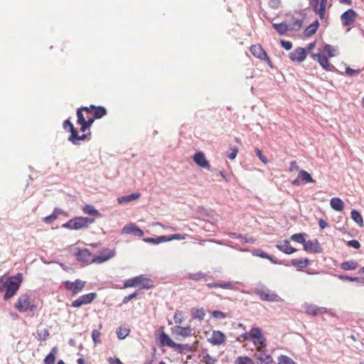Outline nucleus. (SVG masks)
<instances>
[{
    "label": "nucleus",
    "instance_id": "ddd939ff",
    "mask_svg": "<svg viewBox=\"0 0 364 364\" xmlns=\"http://www.w3.org/2000/svg\"><path fill=\"white\" fill-rule=\"evenodd\" d=\"M193 160L198 166H199L200 168H206L208 171L211 170V166H210L208 161L205 158V156L203 152H202V151L196 152L193 156Z\"/></svg>",
    "mask_w": 364,
    "mask_h": 364
},
{
    "label": "nucleus",
    "instance_id": "2f4dec72",
    "mask_svg": "<svg viewBox=\"0 0 364 364\" xmlns=\"http://www.w3.org/2000/svg\"><path fill=\"white\" fill-rule=\"evenodd\" d=\"M141 196L139 193H133L129 195L119 197L117 201L119 204L127 203L132 200H136Z\"/></svg>",
    "mask_w": 364,
    "mask_h": 364
},
{
    "label": "nucleus",
    "instance_id": "79ce46f5",
    "mask_svg": "<svg viewBox=\"0 0 364 364\" xmlns=\"http://www.w3.org/2000/svg\"><path fill=\"white\" fill-rule=\"evenodd\" d=\"M207 277V274L205 273H203L202 272H198L196 273H189L187 276V279L193 280V281H199L202 279H204Z\"/></svg>",
    "mask_w": 364,
    "mask_h": 364
},
{
    "label": "nucleus",
    "instance_id": "c756f323",
    "mask_svg": "<svg viewBox=\"0 0 364 364\" xmlns=\"http://www.w3.org/2000/svg\"><path fill=\"white\" fill-rule=\"evenodd\" d=\"M336 277L342 281L356 282L360 285L364 286V277H355L343 274H336Z\"/></svg>",
    "mask_w": 364,
    "mask_h": 364
},
{
    "label": "nucleus",
    "instance_id": "49530a36",
    "mask_svg": "<svg viewBox=\"0 0 364 364\" xmlns=\"http://www.w3.org/2000/svg\"><path fill=\"white\" fill-rule=\"evenodd\" d=\"M277 364H296L295 362L289 357L285 355H281L278 358Z\"/></svg>",
    "mask_w": 364,
    "mask_h": 364
},
{
    "label": "nucleus",
    "instance_id": "680f3d73",
    "mask_svg": "<svg viewBox=\"0 0 364 364\" xmlns=\"http://www.w3.org/2000/svg\"><path fill=\"white\" fill-rule=\"evenodd\" d=\"M173 319H174V321L175 323H181L183 322V314L182 312L181 311H176L175 312V314H174V316H173Z\"/></svg>",
    "mask_w": 364,
    "mask_h": 364
},
{
    "label": "nucleus",
    "instance_id": "de8ad7c7",
    "mask_svg": "<svg viewBox=\"0 0 364 364\" xmlns=\"http://www.w3.org/2000/svg\"><path fill=\"white\" fill-rule=\"evenodd\" d=\"M38 340L40 341H45L49 336V331L47 328H44L42 331H38Z\"/></svg>",
    "mask_w": 364,
    "mask_h": 364
},
{
    "label": "nucleus",
    "instance_id": "f257e3e1",
    "mask_svg": "<svg viewBox=\"0 0 364 364\" xmlns=\"http://www.w3.org/2000/svg\"><path fill=\"white\" fill-rule=\"evenodd\" d=\"M250 333H252L250 341L257 347L254 358L259 361L261 364H272L274 360L266 349V338L262 333V329L259 327H254L250 330Z\"/></svg>",
    "mask_w": 364,
    "mask_h": 364
},
{
    "label": "nucleus",
    "instance_id": "774afa93",
    "mask_svg": "<svg viewBox=\"0 0 364 364\" xmlns=\"http://www.w3.org/2000/svg\"><path fill=\"white\" fill-rule=\"evenodd\" d=\"M220 287L223 289H235L236 287L231 282L220 283Z\"/></svg>",
    "mask_w": 364,
    "mask_h": 364
},
{
    "label": "nucleus",
    "instance_id": "a19ab883",
    "mask_svg": "<svg viewBox=\"0 0 364 364\" xmlns=\"http://www.w3.org/2000/svg\"><path fill=\"white\" fill-rule=\"evenodd\" d=\"M307 235L305 232H299L294 234L291 236L290 239L294 242L302 244L303 245L306 242V237Z\"/></svg>",
    "mask_w": 364,
    "mask_h": 364
},
{
    "label": "nucleus",
    "instance_id": "4468645a",
    "mask_svg": "<svg viewBox=\"0 0 364 364\" xmlns=\"http://www.w3.org/2000/svg\"><path fill=\"white\" fill-rule=\"evenodd\" d=\"M289 58L292 62L301 63L306 58V50L304 48L298 47L289 53Z\"/></svg>",
    "mask_w": 364,
    "mask_h": 364
},
{
    "label": "nucleus",
    "instance_id": "ea45409f",
    "mask_svg": "<svg viewBox=\"0 0 364 364\" xmlns=\"http://www.w3.org/2000/svg\"><path fill=\"white\" fill-rule=\"evenodd\" d=\"M341 267L344 270H353L358 267V262L354 260L346 261L341 264Z\"/></svg>",
    "mask_w": 364,
    "mask_h": 364
},
{
    "label": "nucleus",
    "instance_id": "f3484780",
    "mask_svg": "<svg viewBox=\"0 0 364 364\" xmlns=\"http://www.w3.org/2000/svg\"><path fill=\"white\" fill-rule=\"evenodd\" d=\"M318 63L322 67V68L326 71H330L343 75V73L339 72L338 70L334 65H331L328 63V57L325 55L319 56Z\"/></svg>",
    "mask_w": 364,
    "mask_h": 364
},
{
    "label": "nucleus",
    "instance_id": "9b49d317",
    "mask_svg": "<svg viewBox=\"0 0 364 364\" xmlns=\"http://www.w3.org/2000/svg\"><path fill=\"white\" fill-rule=\"evenodd\" d=\"M357 17V13L353 9H348L341 16V21L343 26H348L353 23Z\"/></svg>",
    "mask_w": 364,
    "mask_h": 364
},
{
    "label": "nucleus",
    "instance_id": "f8f14e48",
    "mask_svg": "<svg viewBox=\"0 0 364 364\" xmlns=\"http://www.w3.org/2000/svg\"><path fill=\"white\" fill-rule=\"evenodd\" d=\"M122 234L134 235L139 237L144 235V231L139 228L135 223H129L124 225L121 231Z\"/></svg>",
    "mask_w": 364,
    "mask_h": 364
},
{
    "label": "nucleus",
    "instance_id": "a211bd4d",
    "mask_svg": "<svg viewBox=\"0 0 364 364\" xmlns=\"http://www.w3.org/2000/svg\"><path fill=\"white\" fill-rule=\"evenodd\" d=\"M193 329L191 328L190 326H176L175 327L172 328V333L176 336H180L183 338H186L188 336H191L192 335Z\"/></svg>",
    "mask_w": 364,
    "mask_h": 364
},
{
    "label": "nucleus",
    "instance_id": "9d476101",
    "mask_svg": "<svg viewBox=\"0 0 364 364\" xmlns=\"http://www.w3.org/2000/svg\"><path fill=\"white\" fill-rule=\"evenodd\" d=\"M77 252L75 253V256L77 260L85 264H88L92 262V257L94 255H92L91 252L88 249H77Z\"/></svg>",
    "mask_w": 364,
    "mask_h": 364
},
{
    "label": "nucleus",
    "instance_id": "4c0bfd02",
    "mask_svg": "<svg viewBox=\"0 0 364 364\" xmlns=\"http://www.w3.org/2000/svg\"><path fill=\"white\" fill-rule=\"evenodd\" d=\"M143 241L152 245H159L161 242H166V235H161L156 237H145L143 239Z\"/></svg>",
    "mask_w": 364,
    "mask_h": 364
},
{
    "label": "nucleus",
    "instance_id": "3c124183",
    "mask_svg": "<svg viewBox=\"0 0 364 364\" xmlns=\"http://www.w3.org/2000/svg\"><path fill=\"white\" fill-rule=\"evenodd\" d=\"M205 316V311L203 309H196L193 312V318L203 320Z\"/></svg>",
    "mask_w": 364,
    "mask_h": 364
},
{
    "label": "nucleus",
    "instance_id": "c85d7f7f",
    "mask_svg": "<svg viewBox=\"0 0 364 364\" xmlns=\"http://www.w3.org/2000/svg\"><path fill=\"white\" fill-rule=\"evenodd\" d=\"M330 205L336 211H342L344 208L343 201L338 197L332 198L330 200Z\"/></svg>",
    "mask_w": 364,
    "mask_h": 364
},
{
    "label": "nucleus",
    "instance_id": "4d7b16f0",
    "mask_svg": "<svg viewBox=\"0 0 364 364\" xmlns=\"http://www.w3.org/2000/svg\"><path fill=\"white\" fill-rule=\"evenodd\" d=\"M185 236L182 234H173L168 236L166 235V242H169L173 240H183Z\"/></svg>",
    "mask_w": 364,
    "mask_h": 364
},
{
    "label": "nucleus",
    "instance_id": "bb28decb",
    "mask_svg": "<svg viewBox=\"0 0 364 364\" xmlns=\"http://www.w3.org/2000/svg\"><path fill=\"white\" fill-rule=\"evenodd\" d=\"M298 176L303 184L316 182V181L312 178L311 175L305 170L299 171Z\"/></svg>",
    "mask_w": 364,
    "mask_h": 364
},
{
    "label": "nucleus",
    "instance_id": "6ab92c4d",
    "mask_svg": "<svg viewBox=\"0 0 364 364\" xmlns=\"http://www.w3.org/2000/svg\"><path fill=\"white\" fill-rule=\"evenodd\" d=\"M137 285L142 289H150L154 287V282L144 274L137 276Z\"/></svg>",
    "mask_w": 364,
    "mask_h": 364
},
{
    "label": "nucleus",
    "instance_id": "cd10ccee",
    "mask_svg": "<svg viewBox=\"0 0 364 364\" xmlns=\"http://www.w3.org/2000/svg\"><path fill=\"white\" fill-rule=\"evenodd\" d=\"M59 213L64 214L65 213L64 212V210H63L62 209H60L59 208H55L52 214L45 217L43 219V221L46 223L51 224L57 219L58 214H59Z\"/></svg>",
    "mask_w": 364,
    "mask_h": 364
},
{
    "label": "nucleus",
    "instance_id": "37998d69",
    "mask_svg": "<svg viewBox=\"0 0 364 364\" xmlns=\"http://www.w3.org/2000/svg\"><path fill=\"white\" fill-rule=\"evenodd\" d=\"M95 119L92 117L85 119L84 122L80 124V132H85L87 129H90V127L93 124Z\"/></svg>",
    "mask_w": 364,
    "mask_h": 364
},
{
    "label": "nucleus",
    "instance_id": "864d4df0",
    "mask_svg": "<svg viewBox=\"0 0 364 364\" xmlns=\"http://www.w3.org/2000/svg\"><path fill=\"white\" fill-rule=\"evenodd\" d=\"M212 316L216 319H223L227 317V314L219 310H214L212 312Z\"/></svg>",
    "mask_w": 364,
    "mask_h": 364
},
{
    "label": "nucleus",
    "instance_id": "5fc2aeb1",
    "mask_svg": "<svg viewBox=\"0 0 364 364\" xmlns=\"http://www.w3.org/2000/svg\"><path fill=\"white\" fill-rule=\"evenodd\" d=\"M256 155L259 157V159L261 160L262 162H263L264 164H267L268 163V159L267 157L262 154V150H260L259 148H255V149Z\"/></svg>",
    "mask_w": 364,
    "mask_h": 364
},
{
    "label": "nucleus",
    "instance_id": "6e6d98bb",
    "mask_svg": "<svg viewBox=\"0 0 364 364\" xmlns=\"http://www.w3.org/2000/svg\"><path fill=\"white\" fill-rule=\"evenodd\" d=\"M100 332L99 330L94 329L92 332V338L93 342L96 343H100L101 342L100 338Z\"/></svg>",
    "mask_w": 364,
    "mask_h": 364
},
{
    "label": "nucleus",
    "instance_id": "e433bc0d",
    "mask_svg": "<svg viewBox=\"0 0 364 364\" xmlns=\"http://www.w3.org/2000/svg\"><path fill=\"white\" fill-rule=\"evenodd\" d=\"M350 217L352 220L360 227H363L364 225L363 217L358 210L355 209L352 210L350 213Z\"/></svg>",
    "mask_w": 364,
    "mask_h": 364
},
{
    "label": "nucleus",
    "instance_id": "7c9ffc66",
    "mask_svg": "<svg viewBox=\"0 0 364 364\" xmlns=\"http://www.w3.org/2000/svg\"><path fill=\"white\" fill-rule=\"evenodd\" d=\"M309 262L310 261L308 258L294 259L291 261V264L294 267H297L298 270H301L302 269L305 268L309 264Z\"/></svg>",
    "mask_w": 364,
    "mask_h": 364
},
{
    "label": "nucleus",
    "instance_id": "473e14b6",
    "mask_svg": "<svg viewBox=\"0 0 364 364\" xmlns=\"http://www.w3.org/2000/svg\"><path fill=\"white\" fill-rule=\"evenodd\" d=\"M272 26L279 35H284L287 31H289L287 23L284 21L279 23H273Z\"/></svg>",
    "mask_w": 364,
    "mask_h": 364
},
{
    "label": "nucleus",
    "instance_id": "8fccbe9b",
    "mask_svg": "<svg viewBox=\"0 0 364 364\" xmlns=\"http://www.w3.org/2000/svg\"><path fill=\"white\" fill-rule=\"evenodd\" d=\"M137 285V276L133 278L129 279L124 283L123 288H129L136 287Z\"/></svg>",
    "mask_w": 364,
    "mask_h": 364
},
{
    "label": "nucleus",
    "instance_id": "f704fd0d",
    "mask_svg": "<svg viewBox=\"0 0 364 364\" xmlns=\"http://www.w3.org/2000/svg\"><path fill=\"white\" fill-rule=\"evenodd\" d=\"M160 342L162 346H166L171 348H173L175 343V342L169 337V336L164 332L160 335Z\"/></svg>",
    "mask_w": 364,
    "mask_h": 364
},
{
    "label": "nucleus",
    "instance_id": "5701e85b",
    "mask_svg": "<svg viewBox=\"0 0 364 364\" xmlns=\"http://www.w3.org/2000/svg\"><path fill=\"white\" fill-rule=\"evenodd\" d=\"M250 51L255 58L262 60L267 54L261 45H252L250 48Z\"/></svg>",
    "mask_w": 364,
    "mask_h": 364
},
{
    "label": "nucleus",
    "instance_id": "58836bf2",
    "mask_svg": "<svg viewBox=\"0 0 364 364\" xmlns=\"http://www.w3.org/2000/svg\"><path fill=\"white\" fill-rule=\"evenodd\" d=\"M107 111L105 107L97 106L92 117L94 119H98L107 115Z\"/></svg>",
    "mask_w": 364,
    "mask_h": 364
},
{
    "label": "nucleus",
    "instance_id": "e2e57ef3",
    "mask_svg": "<svg viewBox=\"0 0 364 364\" xmlns=\"http://www.w3.org/2000/svg\"><path fill=\"white\" fill-rule=\"evenodd\" d=\"M280 43L282 47L285 49L286 50H289L292 48V43L291 41H285V40H281Z\"/></svg>",
    "mask_w": 364,
    "mask_h": 364
},
{
    "label": "nucleus",
    "instance_id": "2eb2a0df",
    "mask_svg": "<svg viewBox=\"0 0 364 364\" xmlns=\"http://www.w3.org/2000/svg\"><path fill=\"white\" fill-rule=\"evenodd\" d=\"M304 250L307 252L321 253L323 248L321 247L317 239L308 240L304 245Z\"/></svg>",
    "mask_w": 364,
    "mask_h": 364
},
{
    "label": "nucleus",
    "instance_id": "69168bd1",
    "mask_svg": "<svg viewBox=\"0 0 364 364\" xmlns=\"http://www.w3.org/2000/svg\"><path fill=\"white\" fill-rule=\"evenodd\" d=\"M347 245L350 247H353L354 249H359L360 247V242L356 240H351L347 242Z\"/></svg>",
    "mask_w": 364,
    "mask_h": 364
},
{
    "label": "nucleus",
    "instance_id": "72a5a7b5",
    "mask_svg": "<svg viewBox=\"0 0 364 364\" xmlns=\"http://www.w3.org/2000/svg\"><path fill=\"white\" fill-rule=\"evenodd\" d=\"M83 212L91 216L100 217L101 213L91 204L85 205L82 208Z\"/></svg>",
    "mask_w": 364,
    "mask_h": 364
},
{
    "label": "nucleus",
    "instance_id": "0eeeda50",
    "mask_svg": "<svg viewBox=\"0 0 364 364\" xmlns=\"http://www.w3.org/2000/svg\"><path fill=\"white\" fill-rule=\"evenodd\" d=\"M86 282L79 279H75L74 282L69 280L63 282V287L66 290L70 291L72 295L75 296L81 292L85 287Z\"/></svg>",
    "mask_w": 364,
    "mask_h": 364
},
{
    "label": "nucleus",
    "instance_id": "c9c22d12",
    "mask_svg": "<svg viewBox=\"0 0 364 364\" xmlns=\"http://www.w3.org/2000/svg\"><path fill=\"white\" fill-rule=\"evenodd\" d=\"M57 352V347H53L51 351L45 357L43 360L44 364H54Z\"/></svg>",
    "mask_w": 364,
    "mask_h": 364
},
{
    "label": "nucleus",
    "instance_id": "6e6552de",
    "mask_svg": "<svg viewBox=\"0 0 364 364\" xmlns=\"http://www.w3.org/2000/svg\"><path fill=\"white\" fill-rule=\"evenodd\" d=\"M97 294L95 292L83 294L74 300L70 306L74 308H79L82 305L91 304L97 298Z\"/></svg>",
    "mask_w": 364,
    "mask_h": 364
},
{
    "label": "nucleus",
    "instance_id": "39448f33",
    "mask_svg": "<svg viewBox=\"0 0 364 364\" xmlns=\"http://www.w3.org/2000/svg\"><path fill=\"white\" fill-rule=\"evenodd\" d=\"M255 293L262 301H266L269 302H283L284 299L280 297L274 291H272L270 289L262 287L260 288H256Z\"/></svg>",
    "mask_w": 364,
    "mask_h": 364
},
{
    "label": "nucleus",
    "instance_id": "13d9d810",
    "mask_svg": "<svg viewBox=\"0 0 364 364\" xmlns=\"http://www.w3.org/2000/svg\"><path fill=\"white\" fill-rule=\"evenodd\" d=\"M138 294H139V291H135L132 294H129L128 296H124L123 300H122V304H127L129 301H131L132 299H133L135 297H136Z\"/></svg>",
    "mask_w": 364,
    "mask_h": 364
},
{
    "label": "nucleus",
    "instance_id": "c03bdc74",
    "mask_svg": "<svg viewBox=\"0 0 364 364\" xmlns=\"http://www.w3.org/2000/svg\"><path fill=\"white\" fill-rule=\"evenodd\" d=\"M234 364H254V363L248 356H240L235 360Z\"/></svg>",
    "mask_w": 364,
    "mask_h": 364
},
{
    "label": "nucleus",
    "instance_id": "052dcab7",
    "mask_svg": "<svg viewBox=\"0 0 364 364\" xmlns=\"http://www.w3.org/2000/svg\"><path fill=\"white\" fill-rule=\"evenodd\" d=\"M76 114H77V124L80 125L85 120V119L83 116V114L82 112V109H77Z\"/></svg>",
    "mask_w": 364,
    "mask_h": 364
},
{
    "label": "nucleus",
    "instance_id": "bf43d9fd",
    "mask_svg": "<svg viewBox=\"0 0 364 364\" xmlns=\"http://www.w3.org/2000/svg\"><path fill=\"white\" fill-rule=\"evenodd\" d=\"M360 72V69H353V68H350V67H346V74L348 76H350V77H353L355 75H358L359 74Z\"/></svg>",
    "mask_w": 364,
    "mask_h": 364
},
{
    "label": "nucleus",
    "instance_id": "20e7f679",
    "mask_svg": "<svg viewBox=\"0 0 364 364\" xmlns=\"http://www.w3.org/2000/svg\"><path fill=\"white\" fill-rule=\"evenodd\" d=\"M95 222V219L86 217H75L62 225L63 228L79 230L86 229Z\"/></svg>",
    "mask_w": 364,
    "mask_h": 364
},
{
    "label": "nucleus",
    "instance_id": "4be33fe9",
    "mask_svg": "<svg viewBox=\"0 0 364 364\" xmlns=\"http://www.w3.org/2000/svg\"><path fill=\"white\" fill-rule=\"evenodd\" d=\"M276 247L281 252L291 255L296 252V249L290 245L289 240H284L282 243L277 244Z\"/></svg>",
    "mask_w": 364,
    "mask_h": 364
},
{
    "label": "nucleus",
    "instance_id": "dca6fc26",
    "mask_svg": "<svg viewBox=\"0 0 364 364\" xmlns=\"http://www.w3.org/2000/svg\"><path fill=\"white\" fill-rule=\"evenodd\" d=\"M91 139V132L79 135L76 130L73 134H70L68 139L73 145H80V141L90 140Z\"/></svg>",
    "mask_w": 364,
    "mask_h": 364
},
{
    "label": "nucleus",
    "instance_id": "423d86ee",
    "mask_svg": "<svg viewBox=\"0 0 364 364\" xmlns=\"http://www.w3.org/2000/svg\"><path fill=\"white\" fill-rule=\"evenodd\" d=\"M116 255V251L114 249H110L108 247H102L98 251V254L94 255L92 257V262L96 264L104 263Z\"/></svg>",
    "mask_w": 364,
    "mask_h": 364
},
{
    "label": "nucleus",
    "instance_id": "412c9836",
    "mask_svg": "<svg viewBox=\"0 0 364 364\" xmlns=\"http://www.w3.org/2000/svg\"><path fill=\"white\" fill-rule=\"evenodd\" d=\"M225 335L220 331H213L210 342L213 346H218L225 342Z\"/></svg>",
    "mask_w": 364,
    "mask_h": 364
},
{
    "label": "nucleus",
    "instance_id": "a18cd8bd",
    "mask_svg": "<svg viewBox=\"0 0 364 364\" xmlns=\"http://www.w3.org/2000/svg\"><path fill=\"white\" fill-rule=\"evenodd\" d=\"M323 50L327 53L328 58H333L336 55V50L330 44H325Z\"/></svg>",
    "mask_w": 364,
    "mask_h": 364
},
{
    "label": "nucleus",
    "instance_id": "aec40b11",
    "mask_svg": "<svg viewBox=\"0 0 364 364\" xmlns=\"http://www.w3.org/2000/svg\"><path fill=\"white\" fill-rule=\"evenodd\" d=\"M327 309L324 307H318L314 304H308L306 306V313L311 316H317L326 314Z\"/></svg>",
    "mask_w": 364,
    "mask_h": 364
},
{
    "label": "nucleus",
    "instance_id": "b1692460",
    "mask_svg": "<svg viewBox=\"0 0 364 364\" xmlns=\"http://www.w3.org/2000/svg\"><path fill=\"white\" fill-rule=\"evenodd\" d=\"M320 23L318 19H316L313 23L309 25L304 31V36L305 37H310L316 33Z\"/></svg>",
    "mask_w": 364,
    "mask_h": 364
},
{
    "label": "nucleus",
    "instance_id": "603ef678",
    "mask_svg": "<svg viewBox=\"0 0 364 364\" xmlns=\"http://www.w3.org/2000/svg\"><path fill=\"white\" fill-rule=\"evenodd\" d=\"M63 127L65 129L68 128L70 134H73L76 131V129L74 127L73 123L68 119L64 121Z\"/></svg>",
    "mask_w": 364,
    "mask_h": 364
},
{
    "label": "nucleus",
    "instance_id": "f03ea898",
    "mask_svg": "<svg viewBox=\"0 0 364 364\" xmlns=\"http://www.w3.org/2000/svg\"><path fill=\"white\" fill-rule=\"evenodd\" d=\"M23 280V274L20 272L10 277L4 275L0 277V292L5 291L4 295L5 301L10 299L16 294Z\"/></svg>",
    "mask_w": 364,
    "mask_h": 364
},
{
    "label": "nucleus",
    "instance_id": "7ed1b4c3",
    "mask_svg": "<svg viewBox=\"0 0 364 364\" xmlns=\"http://www.w3.org/2000/svg\"><path fill=\"white\" fill-rule=\"evenodd\" d=\"M14 308L20 313L29 311L31 313V316H33L35 311L37 309V306L31 301V295H28V294H23L18 296L14 304Z\"/></svg>",
    "mask_w": 364,
    "mask_h": 364
},
{
    "label": "nucleus",
    "instance_id": "a878e982",
    "mask_svg": "<svg viewBox=\"0 0 364 364\" xmlns=\"http://www.w3.org/2000/svg\"><path fill=\"white\" fill-rule=\"evenodd\" d=\"M303 21L301 19L292 17L287 26L289 28V31H298L301 29Z\"/></svg>",
    "mask_w": 364,
    "mask_h": 364
},
{
    "label": "nucleus",
    "instance_id": "1a4fd4ad",
    "mask_svg": "<svg viewBox=\"0 0 364 364\" xmlns=\"http://www.w3.org/2000/svg\"><path fill=\"white\" fill-rule=\"evenodd\" d=\"M252 255L255 257H259L261 258L267 259L269 260L272 264H282L284 266H289V264L288 262L282 261V260H277L274 259L272 255L267 254V252H264L261 249H255L252 251Z\"/></svg>",
    "mask_w": 364,
    "mask_h": 364
},
{
    "label": "nucleus",
    "instance_id": "338daca9",
    "mask_svg": "<svg viewBox=\"0 0 364 364\" xmlns=\"http://www.w3.org/2000/svg\"><path fill=\"white\" fill-rule=\"evenodd\" d=\"M237 153H238L237 147L234 146V147L231 148V152L228 154V157L230 160H233L236 158Z\"/></svg>",
    "mask_w": 364,
    "mask_h": 364
},
{
    "label": "nucleus",
    "instance_id": "09e8293b",
    "mask_svg": "<svg viewBox=\"0 0 364 364\" xmlns=\"http://www.w3.org/2000/svg\"><path fill=\"white\" fill-rule=\"evenodd\" d=\"M129 329H122L121 327H119L117 330V338L120 340L124 339L129 335Z\"/></svg>",
    "mask_w": 364,
    "mask_h": 364
},
{
    "label": "nucleus",
    "instance_id": "393cba45",
    "mask_svg": "<svg viewBox=\"0 0 364 364\" xmlns=\"http://www.w3.org/2000/svg\"><path fill=\"white\" fill-rule=\"evenodd\" d=\"M173 349L181 354H188L192 351V348L188 344H182V343H175L174 346L173 347Z\"/></svg>",
    "mask_w": 364,
    "mask_h": 364
},
{
    "label": "nucleus",
    "instance_id": "0e129e2a",
    "mask_svg": "<svg viewBox=\"0 0 364 364\" xmlns=\"http://www.w3.org/2000/svg\"><path fill=\"white\" fill-rule=\"evenodd\" d=\"M238 238L240 239L242 242L244 243H254L255 242V238L252 237H247L242 235H238Z\"/></svg>",
    "mask_w": 364,
    "mask_h": 364
}]
</instances>
